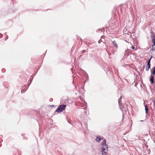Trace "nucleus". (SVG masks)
I'll return each instance as SVG.
<instances>
[{
    "label": "nucleus",
    "mask_w": 155,
    "mask_h": 155,
    "mask_svg": "<svg viewBox=\"0 0 155 155\" xmlns=\"http://www.w3.org/2000/svg\"><path fill=\"white\" fill-rule=\"evenodd\" d=\"M101 149L102 155H106L108 151V146L106 143V140L104 139L102 142Z\"/></svg>",
    "instance_id": "f257e3e1"
},
{
    "label": "nucleus",
    "mask_w": 155,
    "mask_h": 155,
    "mask_svg": "<svg viewBox=\"0 0 155 155\" xmlns=\"http://www.w3.org/2000/svg\"><path fill=\"white\" fill-rule=\"evenodd\" d=\"M66 106V104H61L59 105L55 110V112L59 113L65 109V108Z\"/></svg>",
    "instance_id": "f03ea898"
},
{
    "label": "nucleus",
    "mask_w": 155,
    "mask_h": 155,
    "mask_svg": "<svg viewBox=\"0 0 155 155\" xmlns=\"http://www.w3.org/2000/svg\"><path fill=\"white\" fill-rule=\"evenodd\" d=\"M152 41L153 43V45L151 46L152 47L151 50L153 51L155 50V38L152 39Z\"/></svg>",
    "instance_id": "7ed1b4c3"
},
{
    "label": "nucleus",
    "mask_w": 155,
    "mask_h": 155,
    "mask_svg": "<svg viewBox=\"0 0 155 155\" xmlns=\"http://www.w3.org/2000/svg\"><path fill=\"white\" fill-rule=\"evenodd\" d=\"M27 85H25L24 86V87H22V89L21 90V93H25V92L28 89V87H26Z\"/></svg>",
    "instance_id": "20e7f679"
},
{
    "label": "nucleus",
    "mask_w": 155,
    "mask_h": 155,
    "mask_svg": "<svg viewBox=\"0 0 155 155\" xmlns=\"http://www.w3.org/2000/svg\"><path fill=\"white\" fill-rule=\"evenodd\" d=\"M150 83H152V84H154V77L152 75H151L150 76Z\"/></svg>",
    "instance_id": "39448f33"
},
{
    "label": "nucleus",
    "mask_w": 155,
    "mask_h": 155,
    "mask_svg": "<svg viewBox=\"0 0 155 155\" xmlns=\"http://www.w3.org/2000/svg\"><path fill=\"white\" fill-rule=\"evenodd\" d=\"M150 67V63H147V65H146V70L147 71H149V69Z\"/></svg>",
    "instance_id": "423d86ee"
},
{
    "label": "nucleus",
    "mask_w": 155,
    "mask_h": 155,
    "mask_svg": "<svg viewBox=\"0 0 155 155\" xmlns=\"http://www.w3.org/2000/svg\"><path fill=\"white\" fill-rule=\"evenodd\" d=\"M101 136L100 135H98L97 136L96 138V141L98 142H99L101 140Z\"/></svg>",
    "instance_id": "0eeeda50"
},
{
    "label": "nucleus",
    "mask_w": 155,
    "mask_h": 155,
    "mask_svg": "<svg viewBox=\"0 0 155 155\" xmlns=\"http://www.w3.org/2000/svg\"><path fill=\"white\" fill-rule=\"evenodd\" d=\"M151 74L153 75H155V66L152 69L151 71Z\"/></svg>",
    "instance_id": "6e6552de"
},
{
    "label": "nucleus",
    "mask_w": 155,
    "mask_h": 155,
    "mask_svg": "<svg viewBox=\"0 0 155 155\" xmlns=\"http://www.w3.org/2000/svg\"><path fill=\"white\" fill-rule=\"evenodd\" d=\"M145 110V113L146 114H147L148 113L149 109L147 105H144Z\"/></svg>",
    "instance_id": "1a4fd4ad"
},
{
    "label": "nucleus",
    "mask_w": 155,
    "mask_h": 155,
    "mask_svg": "<svg viewBox=\"0 0 155 155\" xmlns=\"http://www.w3.org/2000/svg\"><path fill=\"white\" fill-rule=\"evenodd\" d=\"M113 45L114 46V47L117 49L118 48V45L117 44V43L115 41H113L112 42Z\"/></svg>",
    "instance_id": "9d476101"
},
{
    "label": "nucleus",
    "mask_w": 155,
    "mask_h": 155,
    "mask_svg": "<svg viewBox=\"0 0 155 155\" xmlns=\"http://www.w3.org/2000/svg\"><path fill=\"white\" fill-rule=\"evenodd\" d=\"M126 35H127V37L130 38L131 37V32L130 31H128L127 33L126 34Z\"/></svg>",
    "instance_id": "9b49d317"
},
{
    "label": "nucleus",
    "mask_w": 155,
    "mask_h": 155,
    "mask_svg": "<svg viewBox=\"0 0 155 155\" xmlns=\"http://www.w3.org/2000/svg\"><path fill=\"white\" fill-rule=\"evenodd\" d=\"M150 33L151 34L150 37L151 38V39H152V38H155V35L153 32L152 31H150Z\"/></svg>",
    "instance_id": "f8f14e48"
},
{
    "label": "nucleus",
    "mask_w": 155,
    "mask_h": 155,
    "mask_svg": "<svg viewBox=\"0 0 155 155\" xmlns=\"http://www.w3.org/2000/svg\"><path fill=\"white\" fill-rule=\"evenodd\" d=\"M122 98V96H121L120 97V98L118 99V104L119 106L120 105V102L121 101V100Z\"/></svg>",
    "instance_id": "ddd939ff"
},
{
    "label": "nucleus",
    "mask_w": 155,
    "mask_h": 155,
    "mask_svg": "<svg viewBox=\"0 0 155 155\" xmlns=\"http://www.w3.org/2000/svg\"><path fill=\"white\" fill-rule=\"evenodd\" d=\"M152 57H153V56H151V57L148 59V61H147V63H150V61H151V59Z\"/></svg>",
    "instance_id": "4468645a"
},
{
    "label": "nucleus",
    "mask_w": 155,
    "mask_h": 155,
    "mask_svg": "<svg viewBox=\"0 0 155 155\" xmlns=\"http://www.w3.org/2000/svg\"><path fill=\"white\" fill-rule=\"evenodd\" d=\"M110 72V69L109 68H108L107 69V72L106 73L107 74H109V73Z\"/></svg>",
    "instance_id": "2eb2a0df"
},
{
    "label": "nucleus",
    "mask_w": 155,
    "mask_h": 155,
    "mask_svg": "<svg viewBox=\"0 0 155 155\" xmlns=\"http://www.w3.org/2000/svg\"><path fill=\"white\" fill-rule=\"evenodd\" d=\"M6 33H5V40H7V39L8 38V35H6Z\"/></svg>",
    "instance_id": "dca6fc26"
},
{
    "label": "nucleus",
    "mask_w": 155,
    "mask_h": 155,
    "mask_svg": "<svg viewBox=\"0 0 155 155\" xmlns=\"http://www.w3.org/2000/svg\"><path fill=\"white\" fill-rule=\"evenodd\" d=\"M3 36V35L1 33H0V38H1Z\"/></svg>",
    "instance_id": "f3484780"
},
{
    "label": "nucleus",
    "mask_w": 155,
    "mask_h": 155,
    "mask_svg": "<svg viewBox=\"0 0 155 155\" xmlns=\"http://www.w3.org/2000/svg\"><path fill=\"white\" fill-rule=\"evenodd\" d=\"M32 81V80H31L29 82V85H28V86L27 87H29V85H30V84H31V82Z\"/></svg>",
    "instance_id": "a211bd4d"
},
{
    "label": "nucleus",
    "mask_w": 155,
    "mask_h": 155,
    "mask_svg": "<svg viewBox=\"0 0 155 155\" xmlns=\"http://www.w3.org/2000/svg\"><path fill=\"white\" fill-rule=\"evenodd\" d=\"M101 30V32L102 31V30L101 29H99L97 30V32H99V31Z\"/></svg>",
    "instance_id": "6ab92c4d"
},
{
    "label": "nucleus",
    "mask_w": 155,
    "mask_h": 155,
    "mask_svg": "<svg viewBox=\"0 0 155 155\" xmlns=\"http://www.w3.org/2000/svg\"><path fill=\"white\" fill-rule=\"evenodd\" d=\"M35 75H31L30 78H31L32 79V80L33 79V77H34V76Z\"/></svg>",
    "instance_id": "aec40b11"
},
{
    "label": "nucleus",
    "mask_w": 155,
    "mask_h": 155,
    "mask_svg": "<svg viewBox=\"0 0 155 155\" xmlns=\"http://www.w3.org/2000/svg\"><path fill=\"white\" fill-rule=\"evenodd\" d=\"M131 48L132 49H135V48L134 47V46H132L131 47Z\"/></svg>",
    "instance_id": "412c9836"
},
{
    "label": "nucleus",
    "mask_w": 155,
    "mask_h": 155,
    "mask_svg": "<svg viewBox=\"0 0 155 155\" xmlns=\"http://www.w3.org/2000/svg\"><path fill=\"white\" fill-rule=\"evenodd\" d=\"M102 41L101 40H99L98 41V43L99 44H100L101 42Z\"/></svg>",
    "instance_id": "4be33fe9"
},
{
    "label": "nucleus",
    "mask_w": 155,
    "mask_h": 155,
    "mask_svg": "<svg viewBox=\"0 0 155 155\" xmlns=\"http://www.w3.org/2000/svg\"><path fill=\"white\" fill-rule=\"evenodd\" d=\"M86 51H85V50H82V53H84L85 52H86Z\"/></svg>",
    "instance_id": "5701e85b"
},
{
    "label": "nucleus",
    "mask_w": 155,
    "mask_h": 155,
    "mask_svg": "<svg viewBox=\"0 0 155 155\" xmlns=\"http://www.w3.org/2000/svg\"><path fill=\"white\" fill-rule=\"evenodd\" d=\"M5 69H2V72H4V71H5Z\"/></svg>",
    "instance_id": "b1692460"
},
{
    "label": "nucleus",
    "mask_w": 155,
    "mask_h": 155,
    "mask_svg": "<svg viewBox=\"0 0 155 155\" xmlns=\"http://www.w3.org/2000/svg\"><path fill=\"white\" fill-rule=\"evenodd\" d=\"M53 100L52 99H51L50 100V101H52V100Z\"/></svg>",
    "instance_id": "393cba45"
},
{
    "label": "nucleus",
    "mask_w": 155,
    "mask_h": 155,
    "mask_svg": "<svg viewBox=\"0 0 155 155\" xmlns=\"http://www.w3.org/2000/svg\"><path fill=\"white\" fill-rule=\"evenodd\" d=\"M85 102V104L86 105V104H87V103L85 101V102Z\"/></svg>",
    "instance_id": "a878e982"
},
{
    "label": "nucleus",
    "mask_w": 155,
    "mask_h": 155,
    "mask_svg": "<svg viewBox=\"0 0 155 155\" xmlns=\"http://www.w3.org/2000/svg\"><path fill=\"white\" fill-rule=\"evenodd\" d=\"M51 107H54V105H51Z\"/></svg>",
    "instance_id": "bb28decb"
},
{
    "label": "nucleus",
    "mask_w": 155,
    "mask_h": 155,
    "mask_svg": "<svg viewBox=\"0 0 155 155\" xmlns=\"http://www.w3.org/2000/svg\"><path fill=\"white\" fill-rule=\"evenodd\" d=\"M140 122H143V120H140Z\"/></svg>",
    "instance_id": "cd10ccee"
},
{
    "label": "nucleus",
    "mask_w": 155,
    "mask_h": 155,
    "mask_svg": "<svg viewBox=\"0 0 155 155\" xmlns=\"http://www.w3.org/2000/svg\"><path fill=\"white\" fill-rule=\"evenodd\" d=\"M1 138H0V140H1ZM2 141H0V143Z\"/></svg>",
    "instance_id": "c85d7f7f"
},
{
    "label": "nucleus",
    "mask_w": 155,
    "mask_h": 155,
    "mask_svg": "<svg viewBox=\"0 0 155 155\" xmlns=\"http://www.w3.org/2000/svg\"><path fill=\"white\" fill-rule=\"evenodd\" d=\"M81 56H82V55H80V57H81Z\"/></svg>",
    "instance_id": "c756f323"
},
{
    "label": "nucleus",
    "mask_w": 155,
    "mask_h": 155,
    "mask_svg": "<svg viewBox=\"0 0 155 155\" xmlns=\"http://www.w3.org/2000/svg\"><path fill=\"white\" fill-rule=\"evenodd\" d=\"M155 103V99L154 100V103Z\"/></svg>",
    "instance_id": "7c9ffc66"
},
{
    "label": "nucleus",
    "mask_w": 155,
    "mask_h": 155,
    "mask_svg": "<svg viewBox=\"0 0 155 155\" xmlns=\"http://www.w3.org/2000/svg\"><path fill=\"white\" fill-rule=\"evenodd\" d=\"M68 122L69 123H70L69 121H68Z\"/></svg>",
    "instance_id": "2f4dec72"
},
{
    "label": "nucleus",
    "mask_w": 155,
    "mask_h": 155,
    "mask_svg": "<svg viewBox=\"0 0 155 155\" xmlns=\"http://www.w3.org/2000/svg\"><path fill=\"white\" fill-rule=\"evenodd\" d=\"M1 141H2V139H1ZM0 141H1V140H0Z\"/></svg>",
    "instance_id": "473e14b6"
},
{
    "label": "nucleus",
    "mask_w": 155,
    "mask_h": 155,
    "mask_svg": "<svg viewBox=\"0 0 155 155\" xmlns=\"http://www.w3.org/2000/svg\"><path fill=\"white\" fill-rule=\"evenodd\" d=\"M71 71H72V68H71Z\"/></svg>",
    "instance_id": "72a5a7b5"
}]
</instances>
